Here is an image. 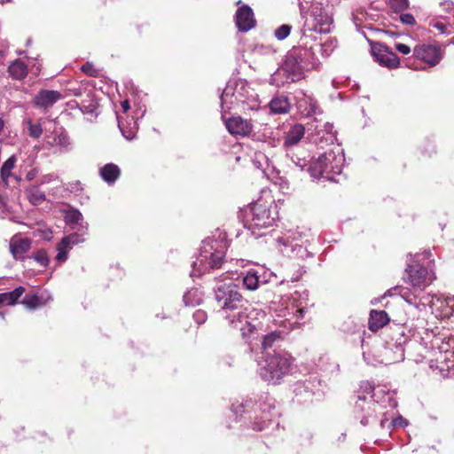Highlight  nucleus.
<instances>
[{
    "instance_id": "obj_1",
    "label": "nucleus",
    "mask_w": 454,
    "mask_h": 454,
    "mask_svg": "<svg viewBox=\"0 0 454 454\" xmlns=\"http://www.w3.org/2000/svg\"><path fill=\"white\" fill-rule=\"evenodd\" d=\"M345 162V156L342 150L339 147L325 152L319 157L311 162L309 171L315 177H320L325 175L330 178V175H340Z\"/></svg>"
},
{
    "instance_id": "obj_2",
    "label": "nucleus",
    "mask_w": 454,
    "mask_h": 454,
    "mask_svg": "<svg viewBox=\"0 0 454 454\" xmlns=\"http://www.w3.org/2000/svg\"><path fill=\"white\" fill-rule=\"evenodd\" d=\"M265 363L266 364L261 368L260 374L265 381L276 384L290 373L293 357L285 351L274 352V354L267 356Z\"/></svg>"
},
{
    "instance_id": "obj_3",
    "label": "nucleus",
    "mask_w": 454,
    "mask_h": 454,
    "mask_svg": "<svg viewBox=\"0 0 454 454\" xmlns=\"http://www.w3.org/2000/svg\"><path fill=\"white\" fill-rule=\"evenodd\" d=\"M215 300L223 310H238L242 309L244 299L239 286L230 283H221L215 289Z\"/></svg>"
},
{
    "instance_id": "obj_4",
    "label": "nucleus",
    "mask_w": 454,
    "mask_h": 454,
    "mask_svg": "<svg viewBox=\"0 0 454 454\" xmlns=\"http://www.w3.org/2000/svg\"><path fill=\"white\" fill-rule=\"evenodd\" d=\"M406 281L413 287L420 290L425 289L435 278L433 272L427 268L415 264L409 265L406 269Z\"/></svg>"
},
{
    "instance_id": "obj_5",
    "label": "nucleus",
    "mask_w": 454,
    "mask_h": 454,
    "mask_svg": "<svg viewBox=\"0 0 454 454\" xmlns=\"http://www.w3.org/2000/svg\"><path fill=\"white\" fill-rule=\"evenodd\" d=\"M372 54L375 60L382 67L393 69L400 65L398 56L386 44L382 43H371Z\"/></svg>"
},
{
    "instance_id": "obj_6",
    "label": "nucleus",
    "mask_w": 454,
    "mask_h": 454,
    "mask_svg": "<svg viewBox=\"0 0 454 454\" xmlns=\"http://www.w3.org/2000/svg\"><path fill=\"white\" fill-rule=\"evenodd\" d=\"M224 253L220 251L212 253L209 258L201 254L200 258L192 262L193 271L202 275L208 272L209 270L220 269L224 262Z\"/></svg>"
},
{
    "instance_id": "obj_7",
    "label": "nucleus",
    "mask_w": 454,
    "mask_h": 454,
    "mask_svg": "<svg viewBox=\"0 0 454 454\" xmlns=\"http://www.w3.org/2000/svg\"><path fill=\"white\" fill-rule=\"evenodd\" d=\"M413 56L430 67L436 66L442 59L440 47L427 43L417 45L413 49Z\"/></svg>"
},
{
    "instance_id": "obj_8",
    "label": "nucleus",
    "mask_w": 454,
    "mask_h": 454,
    "mask_svg": "<svg viewBox=\"0 0 454 454\" xmlns=\"http://www.w3.org/2000/svg\"><path fill=\"white\" fill-rule=\"evenodd\" d=\"M84 233L74 232L62 238L60 242L57 244L58 254L56 260L64 262L67 259L68 252L76 245L84 242Z\"/></svg>"
},
{
    "instance_id": "obj_9",
    "label": "nucleus",
    "mask_w": 454,
    "mask_h": 454,
    "mask_svg": "<svg viewBox=\"0 0 454 454\" xmlns=\"http://www.w3.org/2000/svg\"><path fill=\"white\" fill-rule=\"evenodd\" d=\"M225 127L231 135L245 137L252 133L254 125L250 120L231 116L225 121Z\"/></svg>"
},
{
    "instance_id": "obj_10",
    "label": "nucleus",
    "mask_w": 454,
    "mask_h": 454,
    "mask_svg": "<svg viewBox=\"0 0 454 454\" xmlns=\"http://www.w3.org/2000/svg\"><path fill=\"white\" fill-rule=\"evenodd\" d=\"M309 14L317 22L313 27V30L317 29V25L320 26L319 31H327V28H323V26H329L333 23V20L332 15L329 13L327 8L323 6L322 3L313 2L309 9Z\"/></svg>"
},
{
    "instance_id": "obj_11",
    "label": "nucleus",
    "mask_w": 454,
    "mask_h": 454,
    "mask_svg": "<svg viewBox=\"0 0 454 454\" xmlns=\"http://www.w3.org/2000/svg\"><path fill=\"white\" fill-rule=\"evenodd\" d=\"M252 224L255 227H267L271 224L270 212L267 207L260 202H255L249 208Z\"/></svg>"
},
{
    "instance_id": "obj_12",
    "label": "nucleus",
    "mask_w": 454,
    "mask_h": 454,
    "mask_svg": "<svg viewBox=\"0 0 454 454\" xmlns=\"http://www.w3.org/2000/svg\"><path fill=\"white\" fill-rule=\"evenodd\" d=\"M60 92L52 90H41L34 98L33 105L36 108L49 110L55 103L62 99Z\"/></svg>"
},
{
    "instance_id": "obj_13",
    "label": "nucleus",
    "mask_w": 454,
    "mask_h": 454,
    "mask_svg": "<svg viewBox=\"0 0 454 454\" xmlns=\"http://www.w3.org/2000/svg\"><path fill=\"white\" fill-rule=\"evenodd\" d=\"M235 20L236 25L241 32L252 29L256 24L254 12L248 5H243L237 10Z\"/></svg>"
},
{
    "instance_id": "obj_14",
    "label": "nucleus",
    "mask_w": 454,
    "mask_h": 454,
    "mask_svg": "<svg viewBox=\"0 0 454 454\" xmlns=\"http://www.w3.org/2000/svg\"><path fill=\"white\" fill-rule=\"evenodd\" d=\"M32 241L28 238L13 236L10 240V251L14 259H23L24 254L31 248Z\"/></svg>"
},
{
    "instance_id": "obj_15",
    "label": "nucleus",
    "mask_w": 454,
    "mask_h": 454,
    "mask_svg": "<svg viewBox=\"0 0 454 454\" xmlns=\"http://www.w3.org/2000/svg\"><path fill=\"white\" fill-rule=\"evenodd\" d=\"M284 70L291 82H297L304 78V69L296 57L290 56L287 59Z\"/></svg>"
},
{
    "instance_id": "obj_16",
    "label": "nucleus",
    "mask_w": 454,
    "mask_h": 454,
    "mask_svg": "<svg viewBox=\"0 0 454 454\" xmlns=\"http://www.w3.org/2000/svg\"><path fill=\"white\" fill-rule=\"evenodd\" d=\"M389 322L388 315L384 310L372 309L370 312L368 328L372 332H377Z\"/></svg>"
},
{
    "instance_id": "obj_17",
    "label": "nucleus",
    "mask_w": 454,
    "mask_h": 454,
    "mask_svg": "<svg viewBox=\"0 0 454 454\" xmlns=\"http://www.w3.org/2000/svg\"><path fill=\"white\" fill-rule=\"evenodd\" d=\"M305 128L302 124L296 123L291 127L284 137V146L292 147L296 145L304 137Z\"/></svg>"
},
{
    "instance_id": "obj_18",
    "label": "nucleus",
    "mask_w": 454,
    "mask_h": 454,
    "mask_svg": "<svg viewBox=\"0 0 454 454\" xmlns=\"http://www.w3.org/2000/svg\"><path fill=\"white\" fill-rule=\"evenodd\" d=\"M269 107L275 114H286L291 110V103L286 96L278 95L270 100Z\"/></svg>"
},
{
    "instance_id": "obj_19",
    "label": "nucleus",
    "mask_w": 454,
    "mask_h": 454,
    "mask_svg": "<svg viewBox=\"0 0 454 454\" xmlns=\"http://www.w3.org/2000/svg\"><path fill=\"white\" fill-rule=\"evenodd\" d=\"M99 175L106 183L112 184L120 177L121 169L114 163H107L99 168Z\"/></svg>"
},
{
    "instance_id": "obj_20",
    "label": "nucleus",
    "mask_w": 454,
    "mask_h": 454,
    "mask_svg": "<svg viewBox=\"0 0 454 454\" xmlns=\"http://www.w3.org/2000/svg\"><path fill=\"white\" fill-rule=\"evenodd\" d=\"M26 288L24 286H18L12 292L0 294V307L1 306H12L15 305L19 299L24 294Z\"/></svg>"
},
{
    "instance_id": "obj_21",
    "label": "nucleus",
    "mask_w": 454,
    "mask_h": 454,
    "mask_svg": "<svg viewBox=\"0 0 454 454\" xmlns=\"http://www.w3.org/2000/svg\"><path fill=\"white\" fill-rule=\"evenodd\" d=\"M8 73L14 80H22L28 74L27 66L20 59H15L8 67Z\"/></svg>"
},
{
    "instance_id": "obj_22",
    "label": "nucleus",
    "mask_w": 454,
    "mask_h": 454,
    "mask_svg": "<svg viewBox=\"0 0 454 454\" xmlns=\"http://www.w3.org/2000/svg\"><path fill=\"white\" fill-rule=\"evenodd\" d=\"M184 301L187 306H197L203 301V293L198 288H192L184 295Z\"/></svg>"
},
{
    "instance_id": "obj_23",
    "label": "nucleus",
    "mask_w": 454,
    "mask_h": 454,
    "mask_svg": "<svg viewBox=\"0 0 454 454\" xmlns=\"http://www.w3.org/2000/svg\"><path fill=\"white\" fill-rule=\"evenodd\" d=\"M64 218L65 223L72 229H74L75 225L80 224L81 221L83 219L82 213L74 207H71L66 212Z\"/></svg>"
},
{
    "instance_id": "obj_24",
    "label": "nucleus",
    "mask_w": 454,
    "mask_h": 454,
    "mask_svg": "<svg viewBox=\"0 0 454 454\" xmlns=\"http://www.w3.org/2000/svg\"><path fill=\"white\" fill-rule=\"evenodd\" d=\"M17 158L15 155H12L7 160L4 162L0 169V176L7 182L8 178L12 176V170L15 167Z\"/></svg>"
},
{
    "instance_id": "obj_25",
    "label": "nucleus",
    "mask_w": 454,
    "mask_h": 454,
    "mask_svg": "<svg viewBox=\"0 0 454 454\" xmlns=\"http://www.w3.org/2000/svg\"><path fill=\"white\" fill-rule=\"evenodd\" d=\"M21 303L29 309H35L43 304L41 298L35 294H26Z\"/></svg>"
},
{
    "instance_id": "obj_26",
    "label": "nucleus",
    "mask_w": 454,
    "mask_h": 454,
    "mask_svg": "<svg viewBox=\"0 0 454 454\" xmlns=\"http://www.w3.org/2000/svg\"><path fill=\"white\" fill-rule=\"evenodd\" d=\"M387 5L395 13H401L410 7L409 0H388Z\"/></svg>"
},
{
    "instance_id": "obj_27",
    "label": "nucleus",
    "mask_w": 454,
    "mask_h": 454,
    "mask_svg": "<svg viewBox=\"0 0 454 454\" xmlns=\"http://www.w3.org/2000/svg\"><path fill=\"white\" fill-rule=\"evenodd\" d=\"M280 339V333L279 332H271L269 334H266L262 338V348L263 349L270 348L275 341L278 340Z\"/></svg>"
},
{
    "instance_id": "obj_28",
    "label": "nucleus",
    "mask_w": 454,
    "mask_h": 454,
    "mask_svg": "<svg viewBox=\"0 0 454 454\" xmlns=\"http://www.w3.org/2000/svg\"><path fill=\"white\" fill-rule=\"evenodd\" d=\"M258 284H259V278H258V276L255 273L248 272L243 278V285L248 290H255L258 287Z\"/></svg>"
},
{
    "instance_id": "obj_29",
    "label": "nucleus",
    "mask_w": 454,
    "mask_h": 454,
    "mask_svg": "<svg viewBox=\"0 0 454 454\" xmlns=\"http://www.w3.org/2000/svg\"><path fill=\"white\" fill-rule=\"evenodd\" d=\"M33 258L35 261H36L40 265H42L43 267L48 266L49 262H50L48 254H47L46 250H44V249H40V250L36 251L34 254Z\"/></svg>"
},
{
    "instance_id": "obj_30",
    "label": "nucleus",
    "mask_w": 454,
    "mask_h": 454,
    "mask_svg": "<svg viewBox=\"0 0 454 454\" xmlns=\"http://www.w3.org/2000/svg\"><path fill=\"white\" fill-rule=\"evenodd\" d=\"M81 70L90 77H98L100 73V71L91 62H86L83 64Z\"/></svg>"
},
{
    "instance_id": "obj_31",
    "label": "nucleus",
    "mask_w": 454,
    "mask_h": 454,
    "mask_svg": "<svg viewBox=\"0 0 454 454\" xmlns=\"http://www.w3.org/2000/svg\"><path fill=\"white\" fill-rule=\"evenodd\" d=\"M28 124V135L33 138H39L43 134L42 125L39 123H32L30 121L27 122Z\"/></svg>"
},
{
    "instance_id": "obj_32",
    "label": "nucleus",
    "mask_w": 454,
    "mask_h": 454,
    "mask_svg": "<svg viewBox=\"0 0 454 454\" xmlns=\"http://www.w3.org/2000/svg\"><path fill=\"white\" fill-rule=\"evenodd\" d=\"M291 29H292V27L290 25H286V24L281 25L275 30V36L278 40L282 41V40L286 39L290 35Z\"/></svg>"
},
{
    "instance_id": "obj_33",
    "label": "nucleus",
    "mask_w": 454,
    "mask_h": 454,
    "mask_svg": "<svg viewBox=\"0 0 454 454\" xmlns=\"http://www.w3.org/2000/svg\"><path fill=\"white\" fill-rule=\"evenodd\" d=\"M207 316L206 311H204L202 309H197L193 313V319L195 320V322L198 325H201V324L205 323L207 320Z\"/></svg>"
},
{
    "instance_id": "obj_34",
    "label": "nucleus",
    "mask_w": 454,
    "mask_h": 454,
    "mask_svg": "<svg viewBox=\"0 0 454 454\" xmlns=\"http://www.w3.org/2000/svg\"><path fill=\"white\" fill-rule=\"evenodd\" d=\"M400 20L404 25L414 26L416 24V20L411 13L401 14Z\"/></svg>"
},
{
    "instance_id": "obj_35",
    "label": "nucleus",
    "mask_w": 454,
    "mask_h": 454,
    "mask_svg": "<svg viewBox=\"0 0 454 454\" xmlns=\"http://www.w3.org/2000/svg\"><path fill=\"white\" fill-rule=\"evenodd\" d=\"M395 49H396V51H398L400 53H402L403 55H407L411 52L410 46H408L407 44H404V43H401L395 44Z\"/></svg>"
},
{
    "instance_id": "obj_36",
    "label": "nucleus",
    "mask_w": 454,
    "mask_h": 454,
    "mask_svg": "<svg viewBox=\"0 0 454 454\" xmlns=\"http://www.w3.org/2000/svg\"><path fill=\"white\" fill-rule=\"evenodd\" d=\"M119 128L122 133V135L124 136L125 138H127L128 140H131L135 137V131L130 129V130H127L125 131L122 127H121V121H119Z\"/></svg>"
},
{
    "instance_id": "obj_37",
    "label": "nucleus",
    "mask_w": 454,
    "mask_h": 454,
    "mask_svg": "<svg viewBox=\"0 0 454 454\" xmlns=\"http://www.w3.org/2000/svg\"><path fill=\"white\" fill-rule=\"evenodd\" d=\"M121 108H122L124 113L128 112L129 110V108H130L129 102L127 99L121 101Z\"/></svg>"
},
{
    "instance_id": "obj_38",
    "label": "nucleus",
    "mask_w": 454,
    "mask_h": 454,
    "mask_svg": "<svg viewBox=\"0 0 454 454\" xmlns=\"http://www.w3.org/2000/svg\"><path fill=\"white\" fill-rule=\"evenodd\" d=\"M43 234H44L43 235L44 239L47 240H50L51 239L52 231L50 230H47V231H43Z\"/></svg>"
},
{
    "instance_id": "obj_39",
    "label": "nucleus",
    "mask_w": 454,
    "mask_h": 454,
    "mask_svg": "<svg viewBox=\"0 0 454 454\" xmlns=\"http://www.w3.org/2000/svg\"><path fill=\"white\" fill-rule=\"evenodd\" d=\"M59 144H67L68 143V137L67 136H61L59 137Z\"/></svg>"
},
{
    "instance_id": "obj_40",
    "label": "nucleus",
    "mask_w": 454,
    "mask_h": 454,
    "mask_svg": "<svg viewBox=\"0 0 454 454\" xmlns=\"http://www.w3.org/2000/svg\"><path fill=\"white\" fill-rule=\"evenodd\" d=\"M45 199V196L44 194L41 193L39 194L37 197H35V201H34L33 203H36L38 201H42Z\"/></svg>"
},
{
    "instance_id": "obj_41",
    "label": "nucleus",
    "mask_w": 454,
    "mask_h": 454,
    "mask_svg": "<svg viewBox=\"0 0 454 454\" xmlns=\"http://www.w3.org/2000/svg\"><path fill=\"white\" fill-rule=\"evenodd\" d=\"M408 292H409V291H408V289H407V288H402V290H401V292H400V293L402 294V295H403V297H405V298H406V295H407Z\"/></svg>"
},
{
    "instance_id": "obj_42",
    "label": "nucleus",
    "mask_w": 454,
    "mask_h": 454,
    "mask_svg": "<svg viewBox=\"0 0 454 454\" xmlns=\"http://www.w3.org/2000/svg\"><path fill=\"white\" fill-rule=\"evenodd\" d=\"M247 327H248V331L251 333L254 330V326L251 325V324L248 323V322H247Z\"/></svg>"
},
{
    "instance_id": "obj_43",
    "label": "nucleus",
    "mask_w": 454,
    "mask_h": 454,
    "mask_svg": "<svg viewBox=\"0 0 454 454\" xmlns=\"http://www.w3.org/2000/svg\"><path fill=\"white\" fill-rule=\"evenodd\" d=\"M4 121L2 120V118H0V133L2 132L3 129H4Z\"/></svg>"
},
{
    "instance_id": "obj_44",
    "label": "nucleus",
    "mask_w": 454,
    "mask_h": 454,
    "mask_svg": "<svg viewBox=\"0 0 454 454\" xmlns=\"http://www.w3.org/2000/svg\"><path fill=\"white\" fill-rule=\"evenodd\" d=\"M74 94L75 96H81V94H82V93H81L80 91H74Z\"/></svg>"
},
{
    "instance_id": "obj_45",
    "label": "nucleus",
    "mask_w": 454,
    "mask_h": 454,
    "mask_svg": "<svg viewBox=\"0 0 454 454\" xmlns=\"http://www.w3.org/2000/svg\"><path fill=\"white\" fill-rule=\"evenodd\" d=\"M262 429H263V427H257V430H258V431H262Z\"/></svg>"
}]
</instances>
